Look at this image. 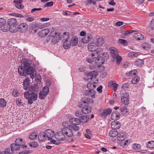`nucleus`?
Instances as JSON below:
<instances>
[{"label": "nucleus", "instance_id": "1", "mask_svg": "<svg viewBox=\"0 0 154 154\" xmlns=\"http://www.w3.org/2000/svg\"><path fill=\"white\" fill-rule=\"evenodd\" d=\"M18 72L22 76L26 74L30 75V77L33 79L35 76L36 72L33 69V68L30 66V64L28 63L24 64V66H19L18 68Z\"/></svg>", "mask_w": 154, "mask_h": 154}, {"label": "nucleus", "instance_id": "2", "mask_svg": "<svg viewBox=\"0 0 154 154\" xmlns=\"http://www.w3.org/2000/svg\"><path fill=\"white\" fill-rule=\"evenodd\" d=\"M91 101L92 103L93 102V100L92 99L88 98L86 97H83L81 101L79 103L78 106L80 107H82L83 106V104L85 105L82 109V111L84 114H86L91 112L92 110V108L89 106H88Z\"/></svg>", "mask_w": 154, "mask_h": 154}, {"label": "nucleus", "instance_id": "3", "mask_svg": "<svg viewBox=\"0 0 154 154\" xmlns=\"http://www.w3.org/2000/svg\"><path fill=\"white\" fill-rule=\"evenodd\" d=\"M25 97L28 100L29 104H31L33 101L36 100L37 98V94L34 93H29V91H26L24 93Z\"/></svg>", "mask_w": 154, "mask_h": 154}, {"label": "nucleus", "instance_id": "4", "mask_svg": "<svg viewBox=\"0 0 154 154\" xmlns=\"http://www.w3.org/2000/svg\"><path fill=\"white\" fill-rule=\"evenodd\" d=\"M121 101L122 103L125 105L129 104V99L128 93L125 92L123 94V95L121 98Z\"/></svg>", "mask_w": 154, "mask_h": 154}, {"label": "nucleus", "instance_id": "5", "mask_svg": "<svg viewBox=\"0 0 154 154\" xmlns=\"http://www.w3.org/2000/svg\"><path fill=\"white\" fill-rule=\"evenodd\" d=\"M65 134L63 132V128L61 131L58 132L55 134V138L58 140H62L65 139L66 137Z\"/></svg>", "mask_w": 154, "mask_h": 154}, {"label": "nucleus", "instance_id": "6", "mask_svg": "<svg viewBox=\"0 0 154 154\" xmlns=\"http://www.w3.org/2000/svg\"><path fill=\"white\" fill-rule=\"evenodd\" d=\"M46 137L48 138V140H51L52 138L55 137L54 132L51 129H49L46 130L45 132Z\"/></svg>", "mask_w": 154, "mask_h": 154}, {"label": "nucleus", "instance_id": "7", "mask_svg": "<svg viewBox=\"0 0 154 154\" xmlns=\"http://www.w3.org/2000/svg\"><path fill=\"white\" fill-rule=\"evenodd\" d=\"M83 93L84 95L89 96L93 98H94L95 97L96 92L93 89H89L88 90L84 91H83Z\"/></svg>", "mask_w": 154, "mask_h": 154}, {"label": "nucleus", "instance_id": "8", "mask_svg": "<svg viewBox=\"0 0 154 154\" xmlns=\"http://www.w3.org/2000/svg\"><path fill=\"white\" fill-rule=\"evenodd\" d=\"M9 24L10 26L9 29H12L16 27L17 25V20L14 18H11L9 20Z\"/></svg>", "mask_w": 154, "mask_h": 154}, {"label": "nucleus", "instance_id": "9", "mask_svg": "<svg viewBox=\"0 0 154 154\" xmlns=\"http://www.w3.org/2000/svg\"><path fill=\"white\" fill-rule=\"evenodd\" d=\"M92 37L91 35L88 33L81 39V42L84 44L87 43L92 39Z\"/></svg>", "mask_w": 154, "mask_h": 154}, {"label": "nucleus", "instance_id": "10", "mask_svg": "<svg viewBox=\"0 0 154 154\" xmlns=\"http://www.w3.org/2000/svg\"><path fill=\"white\" fill-rule=\"evenodd\" d=\"M100 52L99 51H97L94 53H91V57L94 60L95 62L96 63L99 60V57L100 55Z\"/></svg>", "mask_w": 154, "mask_h": 154}, {"label": "nucleus", "instance_id": "11", "mask_svg": "<svg viewBox=\"0 0 154 154\" xmlns=\"http://www.w3.org/2000/svg\"><path fill=\"white\" fill-rule=\"evenodd\" d=\"M63 132L68 137H72L73 135L72 130L69 127V128H63Z\"/></svg>", "mask_w": 154, "mask_h": 154}, {"label": "nucleus", "instance_id": "12", "mask_svg": "<svg viewBox=\"0 0 154 154\" xmlns=\"http://www.w3.org/2000/svg\"><path fill=\"white\" fill-rule=\"evenodd\" d=\"M98 45L96 43H90L88 45V50L91 51H94L98 48Z\"/></svg>", "mask_w": 154, "mask_h": 154}, {"label": "nucleus", "instance_id": "13", "mask_svg": "<svg viewBox=\"0 0 154 154\" xmlns=\"http://www.w3.org/2000/svg\"><path fill=\"white\" fill-rule=\"evenodd\" d=\"M85 74L92 79L93 78L96 77L97 76L98 74L97 71L94 70L90 72H85Z\"/></svg>", "mask_w": 154, "mask_h": 154}, {"label": "nucleus", "instance_id": "14", "mask_svg": "<svg viewBox=\"0 0 154 154\" xmlns=\"http://www.w3.org/2000/svg\"><path fill=\"white\" fill-rule=\"evenodd\" d=\"M111 127L112 129L116 130L120 128L121 125L120 122L117 121H114L111 123Z\"/></svg>", "mask_w": 154, "mask_h": 154}, {"label": "nucleus", "instance_id": "15", "mask_svg": "<svg viewBox=\"0 0 154 154\" xmlns=\"http://www.w3.org/2000/svg\"><path fill=\"white\" fill-rule=\"evenodd\" d=\"M23 0H14L13 2L15 4V7L18 9H22L24 7V5L22 4Z\"/></svg>", "mask_w": 154, "mask_h": 154}, {"label": "nucleus", "instance_id": "16", "mask_svg": "<svg viewBox=\"0 0 154 154\" xmlns=\"http://www.w3.org/2000/svg\"><path fill=\"white\" fill-rule=\"evenodd\" d=\"M112 110L109 108L104 109L100 113V115L102 117H106L109 115L112 112Z\"/></svg>", "mask_w": 154, "mask_h": 154}, {"label": "nucleus", "instance_id": "17", "mask_svg": "<svg viewBox=\"0 0 154 154\" xmlns=\"http://www.w3.org/2000/svg\"><path fill=\"white\" fill-rule=\"evenodd\" d=\"M126 136V133L125 131H121L117 134V138L119 141L123 140Z\"/></svg>", "mask_w": 154, "mask_h": 154}, {"label": "nucleus", "instance_id": "18", "mask_svg": "<svg viewBox=\"0 0 154 154\" xmlns=\"http://www.w3.org/2000/svg\"><path fill=\"white\" fill-rule=\"evenodd\" d=\"M70 42L72 46L74 47L76 46L78 42V38L75 36H73Z\"/></svg>", "mask_w": 154, "mask_h": 154}, {"label": "nucleus", "instance_id": "19", "mask_svg": "<svg viewBox=\"0 0 154 154\" xmlns=\"http://www.w3.org/2000/svg\"><path fill=\"white\" fill-rule=\"evenodd\" d=\"M120 113L117 111L113 112L111 115V118L113 120H117L120 118Z\"/></svg>", "mask_w": 154, "mask_h": 154}, {"label": "nucleus", "instance_id": "20", "mask_svg": "<svg viewBox=\"0 0 154 154\" xmlns=\"http://www.w3.org/2000/svg\"><path fill=\"white\" fill-rule=\"evenodd\" d=\"M110 53L112 57L115 58L118 52L117 49L114 47H111L110 48Z\"/></svg>", "mask_w": 154, "mask_h": 154}, {"label": "nucleus", "instance_id": "21", "mask_svg": "<svg viewBox=\"0 0 154 154\" xmlns=\"http://www.w3.org/2000/svg\"><path fill=\"white\" fill-rule=\"evenodd\" d=\"M15 143L16 144L19 145V146H21L22 148L26 147V146H24L23 143H24L23 142L22 139L21 138H18L15 141Z\"/></svg>", "mask_w": 154, "mask_h": 154}, {"label": "nucleus", "instance_id": "22", "mask_svg": "<svg viewBox=\"0 0 154 154\" xmlns=\"http://www.w3.org/2000/svg\"><path fill=\"white\" fill-rule=\"evenodd\" d=\"M49 29H42L38 33L39 36H41L42 37H45L49 32Z\"/></svg>", "mask_w": 154, "mask_h": 154}, {"label": "nucleus", "instance_id": "23", "mask_svg": "<svg viewBox=\"0 0 154 154\" xmlns=\"http://www.w3.org/2000/svg\"><path fill=\"white\" fill-rule=\"evenodd\" d=\"M47 138L45 132H41L39 134L38 139L40 141H43L45 140Z\"/></svg>", "mask_w": 154, "mask_h": 154}, {"label": "nucleus", "instance_id": "24", "mask_svg": "<svg viewBox=\"0 0 154 154\" xmlns=\"http://www.w3.org/2000/svg\"><path fill=\"white\" fill-rule=\"evenodd\" d=\"M69 122L73 125H77L80 122V121L79 119L77 118H72L70 119Z\"/></svg>", "mask_w": 154, "mask_h": 154}, {"label": "nucleus", "instance_id": "25", "mask_svg": "<svg viewBox=\"0 0 154 154\" xmlns=\"http://www.w3.org/2000/svg\"><path fill=\"white\" fill-rule=\"evenodd\" d=\"M11 150L13 153V152L14 150H18L20 148V147L19 145H17L16 144V143H13L11 144Z\"/></svg>", "mask_w": 154, "mask_h": 154}, {"label": "nucleus", "instance_id": "26", "mask_svg": "<svg viewBox=\"0 0 154 154\" xmlns=\"http://www.w3.org/2000/svg\"><path fill=\"white\" fill-rule=\"evenodd\" d=\"M97 83L96 82H88L87 85V87L89 89H93L96 88V85Z\"/></svg>", "mask_w": 154, "mask_h": 154}, {"label": "nucleus", "instance_id": "27", "mask_svg": "<svg viewBox=\"0 0 154 154\" xmlns=\"http://www.w3.org/2000/svg\"><path fill=\"white\" fill-rule=\"evenodd\" d=\"M71 45H72L69 40H66L64 42L63 46L64 48L68 49L70 47Z\"/></svg>", "mask_w": 154, "mask_h": 154}, {"label": "nucleus", "instance_id": "28", "mask_svg": "<svg viewBox=\"0 0 154 154\" xmlns=\"http://www.w3.org/2000/svg\"><path fill=\"white\" fill-rule=\"evenodd\" d=\"M89 119V117L87 116H82L80 118V122L82 123H86L88 121Z\"/></svg>", "mask_w": 154, "mask_h": 154}, {"label": "nucleus", "instance_id": "29", "mask_svg": "<svg viewBox=\"0 0 154 154\" xmlns=\"http://www.w3.org/2000/svg\"><path fill=\"white\" fill-rule=\"evenodd\" d=\"M118 134L117 131L116 130L114 129H112L111 130L109 133V136L112 137H116Z\"/></svg>", "mask_w": 154, "mask_h": 154}, {"label": "nucleus", "instance_id": "30", "mask_svg": "<svg viewBox=\"0 0 154 154\" xmlns=\"http://www.w3.org/2000/svg\"><path fill=\"white\" fill-rule=\"evenodd\" d=\"M134 37L138 40H142L143 38V36L140 33H137L134 35Z\"/></svg>", "mask_w": 154, "mask_h": 154}, {"label": "nucleus", "instance_id": "31", "mask_svg": "<svg viewBox=\"0 0 154 154\" xmlns=\"http://www.w3.org/2000/svg\"><path fill=\"white\" fill-rule=\"evenodd\" d=\"M29 78H26V79L25 81H24L23 82V85L24 87V89L25 90H26L29 84Z\"/></svg>", "mask_w": 154, "mask_h": 154}, {"label": "nucleus", "instance_id": "32", "mask_svg": "<svg viewBox=\"0 0 154 154\" xmlns=\"http://www.w3.org/2000/svg\"><path fill=\"white\" fill-rule=\"evenodd\" d=\"M142 47L144 50H148L150 48V46L146 42H143L141 44Z\"/></svg>", "mask_w": 154, "mask_h": 154}, {"label": "nucleus", "instance_id": "33", "mask_svg": "<svg viewBox=\"0 0 154 154\" xmlns=\"http://www.w3.org/2000/svg\"><path fill=\"white\" fill-rule=\"evenodd\" d=\"M57 36L53 37L51 42L54 44H56L58 42L60 38V35H57Z\"/></svg>", "mask_w": 154, "mask_h": 154}, {"label": "nucleus", "instance_id": "34", "mask_svg": "<svg viewBox=\"0 0 154 154\" xmlns=\"http://www.w3.org/2000/svg\"><path fill=\"white\" fill-rule=\"evenodd\" d=\"M69 34L67 32H64L63 34L62 35L61 38H63V39L65 40H69Z\"/></svg>", "mask_w": 154, "mask_h": 154}, {"label": "nucleus", "instance_id": "35", "mask_svg": "<svg viewBox=\"0 0 154 154\" xmlns=\"http://www.w3.org/2000/svg\"><path fill=\"white\" fill-rule=\"evenodd\" d=\"M37 136V134L36 132H32L29 135V138L31 140H33L36 139Z\"/></svg>", "mask_w": 154, "mask_h": 154}, {"label": "nucleus", "instance_id": "36", "mask_svg": "<svg viewBox=\"0 0 154 154\" xmlns=\"http://www.w3.org/2000/svg\"><path fill=\"white\" fill-rule=\"evenodd\" d=\"M118 42L124 46H126L128 45V41L126 40L122 39H119L118 40Z\"/></svg>", "mask_w": 154, "mask_h": 154}, {"label": "nucleus", "instance_id": "37", "mask_svg": "<svg viewBox=\"0 0 154 154\" xmlns=\"http://www.w3.org/2000/svg\"><path fill=\"white\" fill-rule=\"evenodd\" d=\"M28 28L27 24L25 23H21L18 26V29H26Z\"/></svg>", "mask_w": 154, "mask_h": 154}, {"label": "nucleus", "instance_id": "38", "mask_svg": "<svg viewBox=\"0 0 154 154\" xmlns=\"http://www.w3.org/2000/svg\"><path fill=\"white\" fill-rule=\"evenodd\" d=\"M13 153L11 150L10 148H8L5 149L4 151L1 152V154H11Z\"/></svg>", "mask_w": 154, "mask_h": 154}, {"label": "nucleus", "instance_id": "39", "mask_svg": "<svg viewBox=\"0 0 154 154\" xmlns=\"http://www.w3.org/2000/svg\"><path fill=\"white\" fill-rule=\"evenodd\" d=\"M146 146L149 148H154V141H149L146 145Z\"/></svg>", "mask_w": 154, "mask_h": 154}, {"label": "nucleus", "instance_id": "40", "mask_svg": "<svg viewBox=\"0 0 154 154\" xmlns=\"http://www.w3.org/2000/svg\"><path fill=\"white\" fill-rule=\"evenodd\" d=\"M57 35H59V34L57 33L54 29L51 31L49 33L50 36L51 37L57 36Z\"/></svg>", "mask_w": 154, "mask_h": 154}, {"label": "nucleus", "instance_id": "41", "mask_svg": "<svg viewBox=\"0 0 154 154\" xmlns=\"http://www.w3.org/2000/svg\"><path fill=\"white\" fill-rule=\"evenodd\" d=\"M6 105V101L3 98L0 99V105L1 107H4Z\"/></svg>", "mask_w": 154, "mask_h": 154}, {"label": "nucleus", "instance_id": "42", "mask_svg": "<svg viewBox=\"0 0 154 154\" xmlns=\"http://www.w3.org/2000/svg\"><path fill=\"white\" fill-rule=\"evenodd\" d=\"M137 71L135 70L131 71L128 72H127L126 75L128 76H132L135 75L136 74Z\"/></svg>", "mask_w": 154, "mask_h": 154}, {"label": "nucleus", "instance_id": "43", "mask_svg": "<svg viewBox=\"0 0 154 154\" xmlns=\"http://www.w3.org/2000/svg\"><path fill=\"white\" fill-rule=\"evenodd\" d=\"M140 78L138 76L134 77L131 80V83L133 84H135L138 83L139 80Z\"/></svg>", "mask_w": 154, "mask_h": 154}, {"label": "nucleus", "instance_id": "44", "mask_svg": "<svg viewBox=\"0 0 154 154\" xmlns=\"http://www.w3.org/2000/svg\"><path fill=\"white\" fill-rule=\"evenodd\" d=\"M120 109L121 110V112L123 114H125L128 111V109H127V107L124 106L122 107Z\"/></svg>", "mask_w": 154, "mask_h": 154}, {"label": "nucleus", "instance_id": "45", "mask_svg": "<svg viewBox=\"0 0 154 154\" xmlns=\"http://www.w3.org/2000/svg\"><path fill=\"white\" fill-rule=\"evenodd\" d=\"M29 145L31 147L34 148L38 147V144L37 142L35 141H33L29 143Z\"/></svg>", "mask_w": 154, "mask_h": 154}, {"label": "nucleus", "instance_id": "46", "mask_svg": "<svg viewBox=\"0 0 154 154\" xmlns=\"http://www.w3.org/2000/svg\"><path fill=\"white\" fill-rule=\"evenodd\" d=\"M132 148L134 149H138L140 148L141 145L139 144H134L132 146Z\"/></svg>", "mask_w": 154, "mask_h": 154}, {"label": "nucleus", "instance_id": "47", "mask_svg": "<svg viewBox=\"0 0 154 154\" xmlns=\"http://www.w3.org/2000/svg\"><path fill=\"white\" fill-rule=\"evenodd\" d=\"M69 128H71L72 131H78L79 130V127L76 125H73L69 126Z\"/></svg>", "mask_w": 154, "mask_h": 154}, {"label": "nucleus", "instance_id": "48", "mask_svg": "<svg viewBox=\"0 0 154 154\" xmlns=\"http://www.w3.org/2000/svg\"><path fill=\"white\" fill-rule=\"evenodd\" d=\"M103 42V39L102 38H99L97 39V42L98 44V46L99 45H101Z\"/></svg>", "mask_w": 154, "mask_h": 154}, {"label": "nucleus", "instance_id": "49", "mask_svg": "<svg viewBox=\"0 0 154 154\" xmlns=\"http://www.w3.org/2000/svg\"><path fill=\"white\" fill-rule=\"evenodd\" d=\"M135 63L137 66H140L143 64V61L142 60L138 59L137 60Z\"/></svg>", "mask_w": 154, "mask_h": 154}, {"label": "nucleus", "instance_id": "50", "mask_svg": "<svg viewBox=\"0 0 154 154\" xmlns=\"http://www.w3.org/2000/svg\"><path fill=\"white\" fill-rule=\"evenodd\" d=\"M130 141L128 140H126L123 143L121 144V146L123 148H126Z\"/></svg>", "mask_w": 154, "mask_h": 154}, {"label": "nucleus", "instance_id": "51", "mask_svg": "<svg viewBox=\"0 0 154 154\" xmlns=\"http://www.w3.org/2000/svg\"><path fill=\"white\" fill-rule=\"evenodd\" d=\"M96 4V2L94 0H87L86 2V5H88L89 4H92L94 5Z\"/></svg>", "mask_w": 154, "mask_h": 154}, {"label": "nucleus", "instance_id": "52", "mask_svg": "<svg viewBox=\"0 0 154 154\" xmlns=\"http://www.w3.org/2000/svg\"><path fill=\"white\" fill-rule=\"evenodd\" d=\"M116 57V59L117 64L118 65L121 62L122 59V57L121 56L119 55H117Z\"/></svg>", "mask_w": 154, "mask_h": 154}, {"label": "nucleus", "instance_id": "53", "mask_svg": "<svg viewBox=\"0 0 154 154\" xmlns=\"http://www.w3.org/2000/svg\"><path fill=\"white\" fill-rule=\"evenodd\" d=\"M50 142L51 144L58 145L60 144V142L59 141L56 140L54 139H53V138H52L51 140H50Z\"/></svg>", "mask_w": 154, "mask_h": 154}, {"label": "nucleus", "instance_id": "54", "mask_svg": "<svg viewBox=\"0 0 154 154\" xmlns=\"http://www.w3.org/2000/svg\"><path fill=\"white\" fill-rule=\"evenodd\" d=\"M47 94H45L43 92H41L39 93V97L41 99H44L45 96L47 95Z\"/></svg>", "mask_w": 154, "mask_h": 154}, {"label": "nucleus", "instance_id": "55", "mask_svg": "<svg viewBox=\"0 0 154 154\" xmlns=\"http://www.w3.org/2000/svg\"><path fill=\"white\" fill-rule=\"evenodd\" d=\"M49 91V89L48 87L45 86L43 89V92L45 93V94H47Z\"/></svg>", "mask_w": 154, "mask_h": 154}, {"label": "nucleus", "instance_id": "56", "mask_svg": "<svg viewBox=\"0 0 154 154\" xmlns=\"http://www.w3.org/2000/svg\"><path fill=\"white\" fill-rule=\"evenodd\" d=\"M5 24V21L3 18L0 17V26H1V28H2V26H4Z\"/></svg>", "mask_w": 154, "mask_h": 154}, {"label": "nucleus", "instance_id": "57", "mask_svg": "<svg viewBox=\"0 0 154 154\" xmlns=\"http://www.w3.org/2000/svg\"><path fill=\"white\" fill-rule=\"evenodd\" d=\"M62 125L65 127L64 128H68V127H69V124L67 121L63 122L62 123Z\"/></svg>", "mask_w": 154, "mask_h": 154}, {"label": "nucleus", "instance_id": "58", "mask_svg": "<svg viewBox=\"0 0 154 154\" xmlns=\"http://www.w3.org/2000/svg\"><path fill=\"white\" fill-rule=\"evenodd\" d=\"M19 94V93L17 90H13L12 93V95L13 96L16 97L18 96Z\"/></svg>", "mask_w": 154, "mask_h": 154}, {"label": "nucleus", "instance_id": "59", "mask_svg": "<svg viewBox=\"0 0 154 154\" xmlns=\"http://www.w3.org/2000/svg\"><path fill=\"white\" fill-rule=\"evenodd\" d=\"M129 86V85L128 83H125L122 85V88L123 89H125L126 88H128Z\"/></svg>", "mask_w": 154, "mask_h": 154}, {"label": "nucleus", "instance_id": "60", "mask_svg": "<svg viewBox=\"0 0 154 154\" xmlns=\"http://www.w3.org/2000/svg\"><path fill=\"white\" fill-rule=\"evenodd\" d=\"M82 113L81 111L77 110L75 112V115L77 117H80L82 116Z\"/></svg>", "mask_w": 154, "mask_h": 154}, {"label": "nucleus", "instance_id": "61", "mask_svg": "<svg viewBox=\"0 0 154 154\" xmlns=\"http://www.w3.org/2000/svg\"><path fill=\"white\" fill-rule=\"evenodd\" d=\"M86 61L89 63H91L94 61V60L91 57H88L86 59Z\"/></svg>", "mask_w": 154, "mask_h": 154}, {"label": "nucleus", "instance_id": "62", "mask_svg": "<svg viewBox=\"0 0 154 154\" xmlns=\"http://www.w3.org/2000/svg\"><path fill=\"white\" fill-rule=\"evenodd\" d=\"M11 15H13V16H16L17 17H23V16L21 14H14V13L11 14Z\"/></svg>", "mask_w": 154, "mask_h": 154}, {"label": "nucleus", "instance_id": "63", "mask_svg": "<svg viewBox=\"0 0 154 154\" xmlns=\"http://www.w3.org/2000/svg\"><path fill=\"white\" fill-rule=\"evenodd\" d=\"M102 86L100 85L97 88V90L99 93H101L102 92Z\"/></svg>", "mask_w": 154, "mask_h": 154}, {"label": "nucleus", "instance_id": "64", "mask_svg": "<svg viewBox=\"0 0 154 154\" xmlns=\"http://www.w3.org/2000/svg\"><path fill=\"white\" fill-rule=\"evenodd\" d=\"M150 27L152 29H154V20L151 21Z\"/></svg>", "mask_w": 154, "mask_h": 154}]
</instances>
